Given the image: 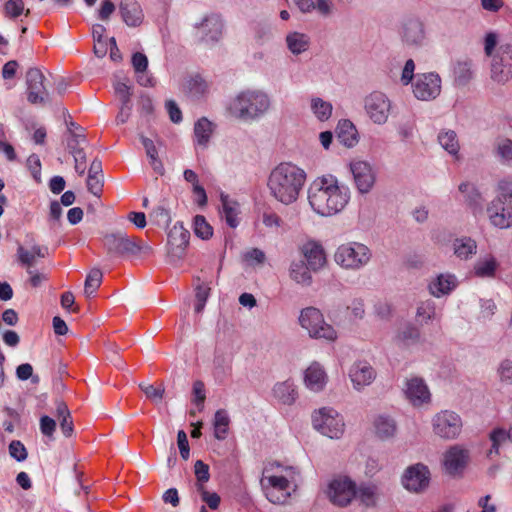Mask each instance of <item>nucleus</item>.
<instances>
[{"mask_svg":"<svg viewBox=\"0 0 512 512\" xmlns=\"http://www.w3.org/2000/svg\"><path fill=\"white\" fill-rule=\"evenodd\" d=\"M412 87L413 94L418 100L431 101L441 93V78L433 72L418 74Z\"/></svg>","mask_w":512,"mask_h":512,"instance_id":"16","label":"nucleus"},{"mask_svg":"<svg viewBox=\"0 0 512 512\" xmlns=\"http://www.w3.org/2000/svg\"><path fill=\"white\" fill-rule=\"evenodd\" d=\"M404 393L413 406L429 403L431 394L422 378L412 377L406 381Z\"/></svg>","mask_w":512,"mask_h":512,"instance_id":"23","label":"nucleus"},{"mask_svg":"<svg viewBox=\"0 0 512 512\" xmlns=\"http://www.w3.org/2000/svg\"><path fill=\"white\" fill-rule=\"evenodd\" d=\"M306 177V172L298 165L282 162L269 173L267 188L276 201L291 205L298 200Z\"/></svg>","mask_w":512,"mask_h":512,"instance_id":"2","label":"nucleus"},{"mask_svg":"<svg viewBox=\"0 0 512 512\" xmlns=\"http://www.w3.org/2000/svg\"><path fill=\"white\" fill-rule=\"evenodd\" d=\"M378 492L373 484H362L356 487V497L365 506H374L376 504Z\"/></svg>","mask_w":512,"mask_h":512,"instance_id":"47","label":"nucleus"},{"mask_svg":"<svg viewBox=\"0 0 512 512\" xmlns=\"http://www.w3.org/2000/svg\"><path fill=\"white\" fill-rule=\"evenodd\" d=\"M373 252L369 246L359 241H347L335 249L333 260L343 270L358 272L368 266Z\"/></svg>","mask_w":512,"mask_h":512,"instance_id":"7","label":"nucleus"},{"mask_svg":"<svg viewBox=\"0 0 512 512\" xmlns=\"http://www.w3.org/2000/svg\"><path fill=\"white\" fill-rule=\"evenodd\" d=\"M486 213L492 226L512 227V180L502 179L497 183L496 196L488 203Z\"/></svg>","mask_w":512,"mask_h":512,"instance_id":"6","label":"nucleus"},{"mask_svg":"<svg viewBox=\"0 0 512 512\" xmlns=\"http://www.w3.org/2000/svg\"><path fill=\"white\" fill-rule=\"evenodd\" d=\"M309 108L313 116L320 122L328 121L333 113V105L331 102L318 96L310 98Z\"/></svg>","mask_w":512,"mask_h":512,"instance_id":"36","label":"nucleus"},{"mask_svg":"<svg viewBox=\"0 0 512 512\" xmlns=\"http://www.w3.org/2000/svg\"><path fill=\"white\" fill-rule=\"evenodd\" d=\"M327 495L334 505L345 507L356 497V484L346 476L336 477L329 483Z\"/></svg>","mask_w":512,"mask_h":512,"instance_id":"15","label":"nucleus"},{"mask_svg":"<svg viewBox=\"0 0 512 512\" xmlns=\"http://www.w3.org/2000/svg\"><path fill=\"white\" fill-rule=\"evenodd\" d=\"M470 462V450L463 445L450 446L443 454V467L449 475H460Z\"/></svg>","mask_w":512,"mask_h":512,"instance_id":"18","label":"nucleus"},{"mask_svg":"<svg viewBox=\"0 0 512 512\" xmlns=\"http://www.w3.org/2000/svg\"><path fill=\"white\" fill-rule=\"evenodd\" d=\"M272 393L274 398L284 405H292L298 397L296 386L292 380L276 383Z\"/></svg>","mask_w":512,"mask_h":512,"instance_id":"32","label":"nucleus"},{"mask_svg":"<svg viewBox=\"0 0 512 512\" xmlns=\"http://www.w3.org/2000/svg\"><path fill=\"white\" fill-rule=\"evenodd\" d=\"M458 286V279L452 273H440L432 278L428 290L436 298L449 295Z\"/></svg>","mask_w":512,"mask_h":512,"instance_id":"26","label":"nucleus"},{"mask_svg":"<svg viewBox=\"0 0 512 512\" xmlns=\"http://www.w3.org/2000/svg\"><path fill=\"white\" fill-rule=\"evenodd\" d=\"M103 243L108 253L115 255L137 254L144 250H150L149 246L143 247L138 238L129 237L123 232L105 235Z\"/></svg>","mask_w":512,"mask_h":512,"instance_id":"13","label":"nucleus"},{"mask_svg":"<svg viewBox=\"0 0 512 512\" xmlns=\"http://www.w3.org/2000/svg\"><path fill=\"white\" fill-rule=\"evenodd\" d=\"M230 424V417L226 410H217L214 415V436L218 440H224L227 437Z\"/></svg>","mask_w":512,"mask_h":512,"instance_id":"42","label":"nucleus"},{"mask_svg":"<svg viewBox=\"0 0 512 512\" xmlns=\"http://www.w3.org/2000/svg\"><path fill=\"white\" fill-rule=\"evenodd\" d=\"M103 176L88 175L87 188L95 196H99L102 192Z\"/></svg>","mask_w":512,"mask_h":512,"instance_id":"60","label":"nucleus"},{"mask_svg":"<svg viewBox=\"0 0 512 512\" xmlns=\"http://www.w3.org/2000/svg\"><path fill=\"white\" fill-rule=\"evenodd\" d=\"M194 473L196 480L208 482L210 479L209 466L202 460H197L194 464Z\"/></svg>","mask_w":512,"mask_h":512,"instance_id":"59","label":"nucleus"},{"mask_svg":"<svg viewBox=\"0 0 512 512\" xmlns=\"http://www.w3.org/2000/svg\"><path fill=\"white\" fill-rule=\"evenodd\" d=\"M420 339V330L412 325L404 327L396 337L398 344L406 347L419 343Z\"/></svg>","mask_w":512,"mask_h":512,"instance_id":"48","label":"nucleus"},{"mask_svg":"<svg viewBox=\"0 0 512 512\" xmlns=\"http://www.w3.org/2000/svg\"><path fill=\"white\" fill-rule=\"evenodd\" d=\"M5 12L9 17L17 18L24 11V2L23 0H8L5 3Z\"/></svg>","mask_w":512,"mask_h":512,"instance_id":"56","label":"nucleus"},{"mask_svg":"<svg viewBox=\"0 0 512 512\" xmlns=\"http://www.w3.org/2000/svg\"><path fill=\"white\" fill-rule=\"evenodd\" d=\"M452 250L457 258L467 260L476 254L477 243L471 237H459L453 240Z\"/></svg>","mask_w":512,"mask_h":512,"instance_id":"35","label":"nucleus"},{"mask_svg":"<svg viewBox=\"0 0 512 512\" xmlns=\"http://www.w3.org/2000/svg\"><path fill=\"white\" fill-rule=\"evenodd\" d=\"M45 77L37 68H30L26 73L27 99L32 104L44 103L47 97L44 85Z\"/></svg>","mask_w":512,"mask_h":512,"instance_id":"20","label":"nucleus"},{"mask_svg":"<svg viewBox=\"0 0 512 512\" xmlns=\"http://www.w3.org/2000/svg\"><path fill=\"white\" fill-rule=\"evenodd\" d=\"M490 440L492 442V447L489 450L488 455L491 457L493 454H499L500 447L507 440H510L512 442V425L508 432L503 428L493 429L490 433Z\"/></svg>","mask_w":512,"mask_h":512,"instance_id":"45","label":"nucleus"},{"mask_svg":"<svg viewBox=\"0 0 512 512\" xmlns=\"http://www.w3.org/2000/svg\"><path fill=\"white\" fill-rule=\"evenodd\" d=\"M69 147L75 160V170L79 175H83L86 170V155L82 149H76L72 143H69Z\"/></svg>","mask_w":512,"mask_h":512,"instance_id":"55","label":"nucleus"},{"mask_svg":"<svg viewBox=\"0 0 512 512\" xmlns=\"http://www.w3.org/2000/svg\"><path fill=\"white\" fill-rule=\"evenodd\" d=\"M416 317L421 322H428L436 317V305L432 300H425L419 303L416 311Z\"/></svg>","mask_w":512,"mask_h":512,"instance_id":"51","label":"nucleus"},{"mask_svg":"<svg viewBox=\"0 0 512 512\" xmlns=\"http://www.w3.org/2000/svg\"><path fill=\"white\" fill-rule=\"evenodd\" d=\"M142 144L145 148L152 169L156 173L162 175L164 172V167L162 162L158 159V152L154 145V142L149 138L142 137Z\"/></svg>","mask_w":512,"mask_h":512,"instance_id":"50","label":"nucleus"},{"mask_svg":"<svg viewBox=\"0 0 512 512\" xmlns=\"http://www.w3.org/2000/svg\"><path fill=\"white\" fill-rule=\"evenodd\" d=\"M194 233L196 236L203 240H208L213 235V228L206 221L202 215H197L194 218Z\"/></svg>","mask_w":512,"mask_h":512,"instance_id":"52","label":"nucleus"},{"mask_svg":"<svg viewBox=\"0 0 512 512\" xmlns=\"http://www.w3.org/2000/svg\"><path fill=\"white\" fill-rule=\"evenodd\" d=\"M430 482V471L422 463H416L405 469L401 477L403 487L409 492L421 493L426 490Z\"/></svg>","mask_w":512,"mask_h":512,"instance_id":"17","label":"nucleus"},{"mask_svg":"<svg viewBox=\"0 0 512 512\" xmlns=\"http://www.w3.org/2000/svg\"><path fill=\"white\" fill-rule=\"evenodd\" d=\"M499 267V262L493 255L480 257L473 266V272L480 278H494Z\"/></svg>","mask_w":512,"mask_h":512,"instance_id":"34","label":"nucleus"},{"mask_svg":"<svg viewBox=\"0 0 512 512\" xmlns=\"http://www.w3.org/2000/svg\"><path fill=\"white\" fill-rule=\"evenodd\" d=\"M301 253L312 271H318L326 264V254L323 246L317 241H307L301 247Z\"/></svg>","mask_w":512,"mask_h":512,"instance_id":"25","label":"nucleus"},{"mask_svg":"<svg viewBox=\"0 0 512 512\" xmlns=\"http://www.w3.org/2000/svg\"><path fill=\"white\" fill-rule=\"evenodd\" d=\"M438 143L451 156L459 158L460 143L455 131L447 129L441 130L438 134Z\"/></svg>","mask_w":512,"mask_h":512,"instance_id":"38","label":"nucleus"},{"mask_svg":"<svg viewBox=\"0 0 512 512\" xmlns=\"http://www.w3.org/2000/svg\"><path fill=\"white\" fill-rule=\"evenodd\" d=\"M232 370V355L217 351L213 360V374L216 377L226 376Z\"/></svg>","mask_w":512,"mask_h":512,"instance_id":"43","label":"nucleus"},{"mask_svg":"<svg viewBox=\"0 0 512 512\" xmlns=\"http://www.w3.org/2000/svg\"><path fill=\"white\" fill-rule=\"evenodd\" d=\"M183 90L193 99L205 97L210 90L209 83L200 75H190L183 83Z\"/></svg>","mask_w":512,"mask_h":512,"instance_id":"31","label":"nucleus"},{"mask_svg":"<svg viewBox=\"0 0 512 512\" xmlns=\"http://www.w3.org/2000/svg\"><path fill=\"white\" fill-rule=\"evenodd\" d=\"M433 434L443 440L457 439L462 433L463 420L452 410H441L431 419Z\"/></svg>","mask_w":512,"mask_h":512,"instance_id":"11","label":"nucleus"},{"mask_svg":"<svg viewBox=\"0 0 512 512\" xmlns=\"http://www.w3.org/2000/svg\"><path fill=\"white\" fill-rule=\"evenodd\" d=\"M265 259V253L258 248L249 249L243 254V260L250 266L261 265Z\"/></svg>","mask_w":512,"mask_h":512,"instance_id":"53","label":"nucleus"},{"mask_svg":"<svg viewBox=\"0 0 512 512\" xmlns=\"http://www.w3.org/2000/svg\"><path fill=\"white\" fill-rule=\"evenodd\" d=\"M132 65L136 73H144L148 66V59L143 53L137 52L132 56Z\"/></svg>","mask_w":512,"mask_h":512,"instance_id":"63","label":"nucleus"},{"mask_svg":"<svg viewBox=\"0 0 512 512\" xmlns=\"http://www.w3.org/2000/svg\"><path fill=\"white\" fill-rule=\"evenodd\" d=\"M299 324L313 339L335 342L338 338L337 330L325 321L322 312L315 307L301 310Z\"/></svg>","mask_w":512,"mask_h":512,"instance_id":"8","label":"nucleus"},{"mask_svg":"<svg viewBox=\"0 0 512 512\" xmlns=\"http://www.w3.org/2000/svg\"><path fill=\"white\" fill-rule=\"evenodd\" d=\"M299 471L293 466L271 463L265 467L261 485L266 498L273 504H286L297 489Z\"/></svg>","mask_w":512,"mask_h":512,"instance_id":"3","label":"nucleus"},{"mask_svg":"<svg viewBox=\"0 0 512 512\" xmlns=\"http://www.w3.org/2000/svg\"><path fill=\"white\" fill-rule=\"evenodd\" d=\"M119 11L123 21L131 27L139 26L144 19L143 10L136 0H122Z\"/></svg>","mask_w":512,"mask_h":512,"instance_id":"27","label":"nucleus"},{"mask_svg":"<svg viewBox=\"0 0 512 512\" xmlns=\"http://www.w3.org/2000/svg\"><path fill=\"white\" fill-rule=\"evenodd\" d=\"M313 428L330 439H340L345 432L344 417L332 407L314 410L311 415Z\"/></svg>","mask_w":512,"mask_h":512,"instance_id":"9","label":"nucleus"},{"mask_svg":"<svg viewBox=\"0 0 512 512\" xmlns=\"http://www.w3.org/2000/svg\"><path fill=\"white\" fill-rule=\"evenodd\" d=\"M307 199L315 214L332 217L346 209L351 199V191L337 176L328 173L316 177L310 183Z\"/></svg>","mask_w":512,"mask_h":512,"instance_id":"1","label":"nucleus"},{"mask_svg":"<svg viewBox=\"0 0 512 512\" xmlns=\"http://www.w3.org/2000/svg\"><path fill=\"white\" fill-rule=\"evenodd\" d=\"M348 376L353 388L357 391H362L373 383L376 378V371L369 362L358 360L349 368Z\"/></svg>","mask_w":512,"mask_h":512,"instance_id":"19","label":"nucleus"},{"mask_svg":"<svg viewBox=\"0 0 512 512\" xmlns=\"http://www.w3.org/2000/svg\"><path fill=\"white\" fill-rule=\"evenodd\" d=\"M353 184L359 194L365 195L375 186L377 175L374 166L366 160L353 159L349 163Z\"/></svg>","mask_w":512,"mask_h":512,"instance_id":"12","label":"nucleus"},{"mask_svg":"<svg viewBox=\"0 0 512 512\" xmlns=\"http://www.w3.org/2000/svg\"><path fill=\"white\" fill-rule=\"evenodd\" d=\"M401 34L406 43L420 44L424 39L423 24L417 18H407L402 22Z\"/></svg>","mask_w":512,"mask_h":512,"instance_id":"30","label":"nucleus"},{"mask_svg":"<svg viewBox=\"0 0 512 512\" xmlns=\"http://www.w3.org/2000/svg\"><path fill=\"white\" fill-rule=\"evenodd\" d=\"M310 270L309 266L303 261H293L290 265L289 275L297 284L308 286L312 282Z\"/></svg>","mask_w":512,"mask_h":512,"instance_id":"39","label":"nucleus"},{"mask_svg":"<svg viewBox=\"0 0 512 512\" xmlns=\"http://www.w3.org/2000/svg\"><path fill=\"white\" fill-rule=\"evenodd\" d=\"M56 417L60 423V428L65 437L73 434L74 426L72 416L66 404L58 403L56 408Z\"/></svg>","mask_w":512,"mask_h":512,"instance_id":"41","label":"nucleus"},{"mask_svg":"<svg viewBox=\"0 0 512 512\" xmlns=\"http://www.w3.org/2000/svg\"><path fill=\"white\" fill-rule=\"evenodd\" d=\"M141 390L144 392L147 398H149L154 403L161 402L163 395H164V389L163 388H157L153 385H140Z\"/></svg>","mask_w":512,"mask_h":512,"instance_id":"58","label":"nucleus"},{"mask_svg":"<svg viewBox=\"0 0 512 512\" xmlns=\"http://www.w3.org/2000/svg\"><path fill=\"white\" fill-rule=\"evenodd\" d=\"M484 53L491 59V78L506 83L512 78V44L499 45V34L489 31L483 38Z\"/></svg>","mask_w":512,"mask_h":512,"instance_id":"5","label":"nucleus"},{"mask_svg":"<svg viewBox=\"0 0 512 512\" xmlns=\"http://www.w3.org/2000/svg\"><path fill=\"white\" fill-rule=\"evenodd\" d=\"M103 274L100 269H92L85 280L84 294L87 298L95 296L97 289L102 283Z\"/></svg>","mask_w":512,"mask_h":512,"instance_id":"49","label":"nucleus"},{"mask_svg":"<svg viewBox=\"0 0 512 512\" xmlns=\"http://www.w3.org/2000/svg\"><path fill=\"white\" fill-rule=\"evenodd\" d=\"M215 125L206 117L198 119L194 125V139L198 146L206 147L214 132Z\"/></svg>","mask_w":512,"mask_h":512,"instance_id":"37","label":"nucleus"},{"mask_svg":"<svg viewBox=\"0 0 512 512\" xmlns=\"http://www.w3.org/2000/svg\"><path fill=\"white\" fill-rule=\"evenodd\" d=\"M271 107L269 95L260 89H245L237 93L228 104L229 114L241 121L251 122L263 117Z\"/></svg>","mask_w":512,"mask_h":512,"instance_id":"4","label":"nucleus"},{"mask_svg":"<svg viewBox=\"0 0 512 512\" xmlns=\"http://www.w3.org/2000/svg\"><path fill=\"white\" fill-rule=\"evenodd\" d=\"M190 233L182 224H175L168 234L169 253L176 259H181L189 244Z\"/></svg>","mask_w":512,"mask_h":512,"instance_id":"24","label":"nucleus"},{"mask_svg":"<svg viewBox=\"0 0 512 512\" xmlns=\"http://www.w3.org/2000/svg\"><path fill=\"white\" fill-rule=\"evenodd\" d=\"M328 381L329 377L324 366L317 361L310 363L303 372L304 386L314 393L323 391Z\"/></svg>","mask_w":512,"mask_h":512,"instance_id":"21","label":"nucleus"},{"mask_svg":"<svg viewBox=\"0 0 512 512\" xmlns=\"http://www.w3.org/2000/svg\"><path fill=\"white\" fill-rule=\"evenodd\" d=\"M48 255V247L39 245L31 241L29 245H18L17 261L25 267L28 274H32V267L36 265L37 258H45Z\"/></svg>","mask_w":512,"mask_h":512,"instance_id":"22","label":"nucleus"},{"mask_svg":"<svg viewBox=\"0 0 512 512\" xmlns=\"http://www.w3.org/2000/svg\"><path fill=\"white\" fill-rule=\"evenodd\" d=\"M392 103L386 94L374 91L364 99V109L369 119L377 125H384L389 118Z\"/></svg>","mask_w":512,"mask_h":512,"instance_id":"14","label":"nucleus"},{"mask_svg":"<svg viewBox=\"0 0 512 512\" xmlns=\"http://www.w3.org/2000/svg\"><path fill=\"white\" fill-rule=\"evenodd\" d=\"M338 141L347 148L355 147L359 142V133L356 126L348 119L338 122L336 128Z\"/></svg>","mask_w":512,"mask_h":512,"instance_id":"29","label":"nucleus"},{"mask_svg":"<svg viewBox=\"0 0 512 512\" xmlns=\"http://www.w3.org/2000/svg\"><path fill=\"white\" fill-rule=\"evenodd\" d=\"M459 193L463 196L468 205L478 207L481 205L482 196L476 186L471 182H462L458 186Z\"/></svg>","mask_w":512,"mask_h":512,"instance_id":"44","label":"nucleus"},{"mask_svg":"<svg viewBox=\"0 0 512 512\" xmlns=\"http://www.w3.org/2000/svg\"><path fill=\"white\" fill-rule=\"evenodd\" d=\"M27 167L31 172L32 177L35 181L40 182L41 180V162L40 158L36 154H32L27 159Z\"/></svg>","mask_w":512,"mask_h":512,"instance_id":"57","label":"nucleus"},{"mask_svg":"<svg viewBox=\"0 0 512 512\" xmlns=\"http://www.w3.org/2000/svg\"><path fill=\"white\" fill-rule=\"evenodd\" d=\"M193 29L198 43L212 47L222 39L224 22L219 14L209 13L195 22Z\"/></svg>","mask_w":512,"mask_h":512,"instance_id":"10","label":"nucleus"},{"mask_svg":"<svg viewBox=\"0 0 512 512\" xmlns=\"http://www.w3.org/2000/svg\"><path fill=\"white\" fill-rule=\"evenodd\" d=\"M220 201H221V209H220L221 218L225 220L226 224L229 227L236 228L239 225V213H240L239 203L236 200L230 198V196L225 193H221Z\"/></svg>","mask_w":512,"mask_h":512,"instance_id":"28","label":"nucleus"},{"mask_svg":"<svg viewBox=\"0 0 512 512\" xmlns=\"http://www.w3.org/2000/svg\"><path fill=\"white\" fill-rule=\"evenodd\" d=\"M9 454L18 462L26 460L28 455L24 444L19 440H13L9 444Z\"/></svg>","mask_w":512,"mask_h":512,"instance_id":"54","label":"nucleus"},{"mask_svg":"<svg viewBox=\"0 0 512 512\" xmlns=\"http://www.w3.org/2000/svg\"><path fill=\"white\" fill-rule=\"evenodd\" d=\"M347 309L354 319H362L365 315L364 302L361 299H354Z\"/></svg>","mask_w":512,"mask_h":512,"instance_id":"61","label":"nucleus"},{"mask_svg":"<svg viewBox=\"0 0 512 512\" xmlns=\"http://www.w3.org/2000/svg\"><path fill=\"white\" fill-rule=\"evenodd\" d=\"M285 43L290 53L298 56L308 51L311 40L309 35L305 33L291 31L287 33L285 37Z\"/></svg>","mask_w":512,"mask_h":512,"instance_id":"33","label":"nucleus"},{"mask_svg":"<svg viewBox=\"0 0 512 512\" xmlns=\"http://www.w3.org/2000/svg\"><path fill=\"white\" fill-rule=\"evenodd\" d=\"M495 157L503 164H512V140L500 138L495 143Z\"/></svg>","mask_w":512,"mask_h":512,"instance_id":"46","label":"nucleus"},{"mask_svg":"<svg viewBox=\"0 0 512 512\" xmlns=\"http://www.w3.org/2000/svg\"><path fill=\"white\" fill-rule=\"evenodd\" d=\"M56 429V421L49 416H42L40 419V430L43 435L51 437Z\"/></svg>","mask_w":512,"mask_h":512,"instance_id":"62","label":"nucleus"},{"mask_svg":"<svg viewBox=\"0 0 512 512\" xmlns=\"http://www.w3.org/2000/svg\"><path fill=\"white\" fill-rule=\"evenodd\" d=\"M498 373L501 381L503 382H511L512 380V361L511 360H503L498 368Z\"/></svg>","mask_w":512,"mask_h":512,"instance_id":"64","label":"nucleus"},{"mask_svg":"<svg viewBox=\"0 0 512 512\" xmlns=\"http://www.w3.org/2000/svg\"><path fill=\"white\" fill-rule=\"evenodd\" d=\"M373 426L375 434L381 439L391 438L396 433L395 421L388 416H377L374 420Z\"/></svg>","mask_w":512,"mask_h":512,"instance_id":"40","label":"nucleus"}]
</instances>
